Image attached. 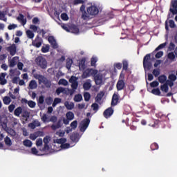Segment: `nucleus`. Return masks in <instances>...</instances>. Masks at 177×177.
<instances>
[{"instance_id":"obj_17","label":"nucleus","mask_w":177,"mask_h":177,"mask_svg":"<svg viewBox=\"0 0 177 177\" xmlns=\"http://www.w3.org/2000/svg\"><path fill=\"white\" fill-rule=\"evenodd\" d=\"M6 77V73H2L0 74V84L1 85H6L8 84V80L5 79Z\"/></svg>"},{"instance_id":"obj_20","label":"nucleus","mask_w":177,"mask_h":177,"mask_svg":"<svg viewBox=\"0 0 177 177\" xmlns=\"http://www.w3.org/2000/svg\"><path fill=\"white\" fill-rule=\"evenodd\" d=\"M73 61L71 58L66 59V67L67 70H71V66H73Z\"/></svg>"},{"instance_id":"obj_49","label":"nucleus","mask_w":177,"mask_h":177,"mask_svg":"<svg viewBox=\"0 0 177 177\" xmlns=\"http://www.w3.org/2000/svg\"><path fill=\"white\" fill-rule=\"evenodd\" d=\"M67 142V139L66 138H59L57 140V143H59V145H64Z\"/></svg>"},{"instance_id":"obj_44","label":"nucleus","mask_w":177,"mask_h":177,"mask_svg":"<svg viewBox=\"0 0 177 177\" xmlns=\"http://www.w3.org/2000/svg\"><path fill=\"white\" fill-rule=\"evenodd\" d=\"M77 127H78V122L77 120H74L71 123V127L72 129H77Z\"/></svg>"},{"instance_id":"obj_26","label":"nucleus","mask_w":177,"mask_h":177,"mask_svg":"<svg viewBox=\"0 0 177 177\" xmlns=\"http://www.w3.org/2000/svg\"><path fill=\"white\" fill-rule=\"evenodd\" d=\"M169 89L168 84L165 83L160 86V91H162V92H165V93H167Z\"/></svg>"},{"instance_id":"obj_50","label":"nucleus","mask_w":177,"mask_h":177,"mask_svg":"<svg viewBox=\"0 0 177 177\" xmlns=\"http://www.w3.org/2000/svg\"><path fill=\"white\" fill-rule=\"evenodd\" d=\"M8 133H10L12 136H15L16 135V131L13 129H9L8 128L7 130H6Z\"/></svg>"},{"instance_id":"obj_11","label":"nucleus","mask_w":177,"mask_h":177,"mask_svg":"<svg viewBox=\"0 0 177 177\" xmlns=\"http://www.w3.org/2000/svg\"><path fill=\"white\" fill-rule=\"evenodd\" d=\"M113 113L114 109H113V106H111L104 111L103 115L105 118H110V117H111V115H113Z\"/></svg>"},{"instance_id":"obj_10","label":"nucleus","mask_w":177,"mask_h":177,"mask_svg":"<svg viewBox=\"0 0 177 177\" xmlns=\"http://www.w3.org/2000/svg\"><path fill=\"white\" fill-rule=\"evenodd\" d=\"M169 12L172 15H177V0H172L171 2V8H169Z\"/></svg>"},{"instance_id":"obj_51","label":"nucleus","mask_w":177,"mask_h":177,"mask_svg":"<svg viewBox=\"0 0 177 177\" xmlns=\"http://www.w3.org/2000/svg\"><path fill=\"white\" fill-rule=\"evenodd\" d=\"M74 100L75 102H81V100H82V95L81 94L75 95Z\"/></svg>"},{"instance_id":"obj_57","label":"nucleus","mask_w":177,"mask_h":177,"mask_svg":"<svg viewBox=\"0 0 177 177\" xmlns=\"http://www.w3.org/2000/svg\"><path fill=\"white\" fill-rule=\"evenodd\" d=\"M0 20H3V21H6L8 20L5 18V12L0 11Z\"/></svg>"},{"instance_id":"obj_27","label":"nucleus","mask_w":177,"mask_h":177,"mask_svg":"<svg viewBox=\"0 0 177 177\" xmlns=\"http://www.w3.org/2000/svg\"><path fill=\"white\" fill-rule=\"evenodd\" d=\"M71 30L73 34H78L80 32V28H78V26L75 25L71 26Z\"/></svg>"},{"instance_id":"obj_18","label":"nucleus","mask_w":177,"mask_h":177,"mask_svg":"<svg viewBox=\"0 0 177 177\" xmlns=\"http://www.w3.org/2000/svg\"><path fill=\"white\" fill-rule=\"evenodd\" d=\"M29 88L30 89H37L38 87V84H37V81L31 80L29 83Z\"/></svg>"},{"instance_id":"obj_59","label":"nucleus","mask_w":177,"mask_h":177,"mask_svg":"<svg viewBox=\"0 0 177 177\" xmlns=\"http://www.w3.org/2000/svg\"><path fill=\"white\" fill-rule=\"evenodd\" d=\"M62 92H64V88L63 87H59L56 89L57 95H60Z\"/></svg>"},{"instance_id":"obj_43","label":"nucleus","mask_w":177,"mask_h":177,"mask_svg":"<svg viewBox=\"0 0 177 177\" xmlns=\"http://www.w3.org/2000/svg\"><path fill=\"white\" fill-rule=\"evenodd\" d=\"M59 85H64V86H66V85H68V82L66 79H61L59 81Z\"/></svg>"},{"instance_id":"obj_23","label":"nucleus","mask_w":177,"mask_h":177,"mask_svg":"<svg viewBox=\"0 0 177 177\" xmlns=\"http://www.w3.org/2000/svg\"><path fill=\"white\" fill-rule=\"evenodd\" d=\"M65 107L67 109V110H73L74 109V103L73 102H65L64 103Z\"/></svg>"},{"instance_id":"obj_48","label":"nucleus","mask_w":177,"mask_h":177,"mask_svg":"<svg viewBox=\"0 0 177 177\" xmlns=\"http://www.w3.org/2000/svg\"><path fill=\"white\" fill-rule=\"evenodd\" d=\"M167 57L168 59H169V60H175V54L174 53V52L169 53L167 55Z\"/></svg>"},{"instance_id":"obj_4","label":"nucleus","mask_w":177,"mask_h":177,"mask_svg":"<svg viewBox=\"0 0 177 177\" xmlns=\"http://www.w3.org/2000/svg\"><path fill=\"white\" fill-rule=\"evenodd\" d=\"M36 80H38L39 84H44L45 86L48 87L50 86V81L48 80L46 77H45L42 75H36L35 76Z\"/></svg>"},{"instance_id":"obj_28","label":"nucleus","mask_w":177,"mask_h":177,"mask_svg":"<svg viewBox=\"0 0 177 177\" xmlns=\"http://www.w3.org/2000/svg\"><path fill=\"white\" fill-rule=\"evenodd\" d=\"M70 139L72 140V142H78V135L75 133H73L71 135Z\"/></svg>"},{"instance_id":"obj_21","label":"nucleus","mask_w":177,"mask_h":177,"mask_svg":"<svg viewBox=\"0 0 177 177\" xmlns=\"http://www.w3.org/2000/svg\"><path fill=\"white\" fill-rule=\"evenodd\" d=\"M103 96H104V92L100 91L95 97L96 103H99V102L103 99Z\"/></svg>"},{"instance_id":"obj_38","label":"nucleus","mask_w":177,"mask_h":177,"mask_svg":"<svg viewBox=\"0 0 177 177\" xmlns=\"http://www.w3.org/2000/svg\"><path fill=\"white\" fill-rule=\"evenodd\" d=\"M85 1L84 0H73V5L77 6V5H84Z\"/></svg>"},{"instance_id":"obj_36","label":"nucleus","mask_w":177,"mask_h":177,"mask_svg":"<svg viewBox=\"0 0 177 177\" xmlns=\"http://www.w3.org/2000/svg\"><path fill=\"white\" fill-rule=\"evenodd\" d=\"M151 93H153V95H156L157 96H160V95H161V91L158 88H153L151 91Z\"/></svg>"},{"instance_id":"obj_24","label":"nucleus","mask_w":177,"mask_h":177,"mask_svg":"<svg viewBox=\"0 0 177 177\" xmlns=\"http://www.w3.org/2000/svg\"><path fill=\"white\" fill-rule=\"evenodd\" d=\"M66 118L68 120H70L71 121H73V120H74V113H73L72 111L67 112L66 114Z\"/></svg>"},{"instance_id":"obj_46","label":"nucleus","mask_w":177,"mask_h":177,"mask_svg":"<svg viewBox=\"0 0 177 177\" xmlns=\"http://www.w3.org/2000/svg\"><path fill=\"white\" fill-rule=\"evenodd\" d=\"M49 49H50L49 45H46V46H43L41 48V52L42 53H48V52H49Z\"/></svg>"},{"instance_id":"obj_22","label":"nucleus","mask_w":177,"mask_h":177,"mask_svg":"<svg viewBox=\"0 0 177 177\" xmlns=\"http://www.w3.org/2000/svg\"><path fill=\"white\" fill-rule=\"evenodd\" d=\"M122 71H128V67L129 66V64L128 63V61L127 59H124L122 62Z\"/></svg>"},{"instance_id":"obj_47","label":"nucleus","mask_w":177,"mask_h":177,"mask_svg":"<svg viewBox=\"0 0 177 177\" xmlns=\"http://www.w3.org/2000/svg\"><path fill=\"white\" fill-rule=\"evenodd\" d=\"M61 19L62 20H64V21H67V20H68V15L64 12L61 14Z\"/></svg>"},{"instance_id":"obj_63","label":"nucleus","mask_w":177,"mask_h":177,"mask_svg":"<svg viewBox=\"0 0 177 177\" xmlns=\"http://www.w3.org/2000/svg\"><path fill=\"white\" fill-rule=\"evenodd\" d=\"M169 80H170L169 81H176V75H174V74H170L169 75Z\"/></svg>"},{"instance_id":"obj_52","label":"nucleus","mask_w":177,"mask_h":177,"mask_svg":"<svg viewBox=\"0 0 177 177\" xmlns=\"http://www.w3.org/2000/svg\"><path fill=\"white\" fill-rule=\"evenodd\" d=\"M151 149L152 151H154V150H158V144L157 143H153L151 145Z\"/></svg>"},{"instance_id":"obj_6","label":"nucleus","mask_w":177,"mask_h":177,"mask_svg":"<svg viewBox=\"0 0 177 177\" xmlns=\"http://www.w3.org/2000/svg\"><path fill=\"white\" fill-rule=\"evenodd\" d=\"M120 102L121 100H120V94H118V93H113L111 102V107H115V106L120 103Z\"/></svg>"},{"instance_id":"obj_62","label":"nucleus","mask_w":177,"mask_h":177,"mask_svg":"<svg viewBox=\"0 0 177 177\" xmlns=\"http://www.w3.org/2000/svg\"><path fill=\"white\" fill-rule=\"evenodd\" d=\"M44 102H45L44 95H41L39 97L38 103L39 104H44Z\"/></svg>"},{"instance_id":"obj_25","label":"nucleus","mask_w":177,"mask_h":177,"mask_svg":"<svg viewBox=\"0 0 177 177\" xmlns=\"http://www.w3.org/2000/svg\"><path fill=\"white\" fill-rule=\"evenodd\" d=\"M71 88L72 89L71 90V95H73L74 92H75V90L78 88V82L76 83H71Z\"/></svg>"},{"instance_id":"obj_42","label":"nucleus","mask_w":177,"mask_h":177,"mask_svg":"<svg viewBox=\"0 0 177 177\" xmlns=\"http://www.w3.org/2000/svg\"><path fill=\"white\" fill-rule=\"evenodd\" d=\"M59 103H62V99L57 97L55 98L53 103V107H56V105L59 104Z\"/></svg>"},{"instance_id":"obj_53","label":"nucleus","mask_w":177,"mask_h":177,"mask_svg":"<svg viewBox=\"0 0 177 177\" xmlns=\"http://www.w3.org/2000/svg\"><path fill=\"white\" fill-rule=\"evenodd\" d=\"M0 123H1V127L3 128V129L4 131H7V129H8V124L6 123V122L1 121Z\"/></svg>"},{"instance_id":"obj_40","label":"nucleus","mask_w":177,"mask_h":177,"mask_svg":"<svg viewBox=\"0 0 177 177\" xmlns=\"http://www.w3.org/2000/svg\"><path fill=\"white\" fill-rule=\"evenodd\" d=\"M84 97L85 102H89V100H91V93H89L88 92L84 93Z\"/></svg>"},{"instance_id":"obj_15","label":"nucleus","mask_w":177,"mask_h":177,"mask_svg":"<svg viewBox=\"0 0 177 177\" xmlns=\"http://www.w3.org/2000/svg\"><path fill=\"white\" fill-rule=\"evenodd\" d=\"M118 91H122L125 88V82L122 80H119L116 84Z\"/></svg>"},{"instance_id":"obj_9","label":"nucleus","mask_w":177,"mask_h":177,"mask_svg":"<svg viewBox=\"0 0 177 177\" xmlns=\"http://www.w3.org/2000/svg\"><path fill=\"white\" fill-rule=\"evenodd\" d=\"M42 42H44L42 38H41L39 35H37L35 40H32V45L35 48H41L42 46Z\"/></svg>"},{"instance_id":"obj_55","label":"nucleus","mask_w":177,"mask_h":177,"mask_svg":"<svg viewBox=\"0 0 177 177\" xmlns=\"http://www.w3.org/2000/svg\"><path fill=\"white\" fill-rule=\"evenodd\" d=\"M91 107L94 111H97V110H99V104L97 103L92 104Z\"/></svg>"},{"instance_id":"obj_5","label":"nucleus","mask_w":177,"mask_h":177,"mask_svg":"<svg viewBox=\"0 0 177 177\" xmlns=\"http://www.w3.org/2000/svg\"><path fill=\"white\" fill-rule=\"evenodd\" d=\"M151 55L150 54H147L143 59V66L145 68H147V70H151L152 67L151 62H150V59Z\"/></svg>"},{"instance_id":"obj_37","label":"nucleus","mask_w":177,"mask_h":177,"mask_svg":"<svg viewBox=\"0 0 177 177\" xmlns=\"http://www.w3.org/2000/svg\"><path fill=\"white\" fill-rule=\"evenodd\" d=\"M3 102L4 104L8 105L10 104V102H12V100L10 98V97L5 96L3 99Z\"/></svg>"},{"instance_id":"obj_14","label":"nucleus","mask_w":177,"mask_h":177,"mask_svg":"<svg viewBox=\"0 0 177 177\" xmlns=\"http://www.w3.org/2000/svg\"><path fill=\"white\" fill-rule=\"evenodd\" d=\"M85 63H86V58L84 57L80 59L78 66L80 71L85 70V68H86Z\"/></svg>"},{"instance_id":"obj_61","label":"nucleus","mask_w":177,"mask_h":177,"mask_svg":"<svg viewBox=\"0 0 177 177\" xmlns=\"http://www.w3.org/2000/svg\"><path fill=\"white\" fill-rule=\"evenodd\" d=\"M42 138H38L36 140V146H37V147H39V146H42Z\"/></svg>"},{"instance_id":"obj_13","label":"nucleus","mask_w":177,"mask_h":177,"mask_svg":"<svg viewBox=\"0 0 177 177\" xmlns=\"http://www.w3.org/2000/svg\"><path fill=\"white\" fill-rule=\"evenodd\" d=\"M6 50L10 53L11 56H15V55H16V44H13L7 47Z\"/></svg>"},{"instance_id":"obj_2","label":"nucleus","mask_w":177,"mask_h":177,"mask_svg":"<svg viewBox=\"0 0 177 177\" xmlns=\"http://www.w3.org/2000/svg\"><path fill=\"white\" fill-rule=\"evenodd\" d=\"M35 63L38 67H40V68H42V70H46L48 67V61H46V58L39 55L35 59Z\"/></svg>"},{"instance_id":"obj_56","label":"nucleus","mask_w":177,"mask_h":177,"mask_svg":"<svg viewBox=\"0 0 177 177\" xmlns=\"http://www.w3.org/2000/svg\"><path fill=\"white\" fill-rule=\"evenodd\" d=\"M158 85H160V83H158L157 81H153L150 84V86L151 88H156V86H158Z\"/></svg>"},{"instance_id":"obj_58","label":"nucleus","mask_w":177,"mask_h":177,"mask_svg":"<svg viewBox=\"0 0 177 177\" xmlns=\"http://www.w3.org/2000/svg\"><path fill=\"white\" fill-rule=\"evenodd\" d=\"M69 82H70L71 84H75V83L78 82L77 81V77H76L72 76V77L69 79Z\"/></svg>"},{"instance_id":"obj_33","label":"nucleus","mask_w":177,"mask_h":177,"mask_svg":"<svg viewBox=\"0 0 177 177\" xmlns=\"http://www.w3.org/2000/svg\"><path fill=\"white\" fill-rule=\"evenodd\" d=\"M92 86V84H91L90 82H85L83 84V88L84 91H89Z\"/></svg>"},{"instance_id":"obj_8","label":"nucleus","mask_w":177,"mask_h":177,"mask_svg":"<svg viewBox=\"0 0 177 177\" xmlns=\"http://www.w3.org/2000/svg\"><path fill=\"white\" fill-rule=\"evenodd\" d=\"M89 124H91V120L89 118L84 119L81 122V132H84V131H86V129L88 127H89Z\"/></svg>"},{"instance_id":"obj_7","label":"nucleus","mask_w":177,"mask_h":177,"mask_svg":"<svg viewBox=\"0 0 177 177\" xmlns=\"http://www.w3.org/2000/svg\"><path fill=\"white\" fill-rule=\"evenodd\" d=\"M103 78H104V75H103L101 73H97L94 77V81L96 85H102L103 84Z\"/></svg>"},{"instance_id":"obj_35","label":"nucleus","mask_w":177,"mask_h":177,"mask_svg":"<svg viewBox=\"0 0 177 177\" xmlns=\"http://www.w3.org/2000/svg\"><path fill=\"white\" fill-rule=\"evenodd\" d=\"M152 74L154 75V77H157L158 75H160V74H161V71L160 68L153 69Z\"/></svg>"},{"instance_id":"obj_31","label":"nucleus","mask_w":177,"mask_h":177,"mask_svg":"<svg viewBox=\"0 0 177 177\" xmlns=\"http://www.w3.org/2000/svg\"><path fill=\"white\" fill-rule=\"evenodd\" d=\"M158 81L160 84H164L167 81V76L165 75H161L158 77Z\"/></svg>"},{"instance_id":"obj_30","label":"nucleus","mask_w":177,"mask_h":177,"mask_svg":"<svg viewBox=\"0 0 177 177\" xmlns=\"http://www.w3.org/2000/svg\"><path fill=\"white\" fill-rule=\"evenodd\" d=\"M96 63H97V57H93L91 59V67H96Z\"/></svg>"},{"instance_id":"obj_1","label":"nucleus","mask_w":177,"mask_h":177,"mask_svg":"<svg viewBox=\"0 0 177 177\" xmlns=\"http://www.w3.org/2000/svg\"><path fill=\"white\" fill-rule=\"evenodd\" d=\"M80 12L82 13L81 19L84 20L85 21H88L94 17L95 16H97L99 15V8L95 6H91L86 8V11L85 10V5H82L80 7ZM91 16L92 17H91Z\"/></svg>"},{"instance_id":"obj_54","label":"nucleus","mask_w":177,"mask_h":177,"mask_svg":"<svg viewBox=\"0 0 177 177\" xmlns=\"http://www.w3.org/2000/svg\"><path fill=\"white\" fill-rule=\"evenodd\" d=\"M163 55H164V52H162V51H159V52H158V53L156 54L155 57H156V59H160V58L162 57Z\"/></svg>"},{"instance_id":"obj_12","label":"nucleus","mask_w":177,"mask_h":177,"mask_svg":"<svg viewBox=\"0 0 177 177\" xmlns=\"http://www.w3.org/2000/svg\"><path fill=\"white\" fill-rule=\"evenodd\" d=\"M48 42L50 44L53 49H57L59 48V45L57 42H56V39L53 36H50L48 37Z\"/></svg>"},{"instance_id":"obj_19","label":"nucleus","mask_w":177,"mask_h":177,"mask_svg":"<svg viewBox=\"0 0 177 177\" xmlns=\"http://www.w3.org/2000/svg\"><path fill=\"white\" fill-rule=\"evenodd\" d=\"M21 113H23V108H21V106H19L15 109L14 111V115L16 117H20V114H21Z\"/></svg>"},{"instance_id":"obj_41","label":"nucleus","mask_w":177,"mask_h":177,"mask_svg":"<svg viewBox=\"0 0 177 177\" xmlns=\"http://www.w3.org/2000/svg\"><path fill=\"white\" fill-rule=\"evenodd\" d=\"M26 35L28 38H29L30 39H32V38H34V32H32V31L30 30L26 31Z\"/></svg>"},{"instance_id":"obj_16","label":"nucleus","mask_w":177,"mask_h":177,"mask_svg":"<svg viewBox=\"0 0 177 177\" xmlns=\"http://www.w3.org/2000/svg\"><path fill=\"white\" fill-rule=\"evenodd\" d=\"M17 20L20 21L22 26H26L27 24V19L24 18V15L23 14H19V16L17 17Z\"/></svg>"},{"instance_id":"obj_64","label":"nucleus","mask_w":177,"mask_h":177,"mask_svg":"<svg viewBox=\"0 0 177 177\" xmlns=\"http://www.w3.org/2000/svg\"><path fill=\"white\" fill-rule=\"evenodd\" d=\"M61 148L62 149H70V144L68 143H64L61 145Z\"/></svg>"},{"instance_id":"obj_32","label":"nucleus","mask_w":177,"mask_h":177,"mask_svg":"<svg viewBox=\"0 0 177 177\" xmlns=\"http://www.w3.org/2000/svg\"><path fill=\"white\" fill-rule=\"evenodd\" d=\"M17 64L16 62V57H14L11 60L9 61V66L10 67H15Z\"/></svg>"},{"instance_id":"obj_60","label":"nucleus","mask_w":177,"mask_h":177,"mask_svg":"<svg viewBox=\"0 0 177 177\" xmlns=\"http://www.w3.org/2000/svg\"><path fill=\"white\" fill-rule=\"evenodd\" d=\"M115 68H117L118 70H121L122 68V63H116L114 64Z\"/></svg>"},{"instance_id":"obj_34","label":"nucleus","mask_w":177,"mask_h":177,"mask_svg":"<svg viewBox=\"0 0 177 177\" xmlns=\"http://www.w3.org/2000/svg\"><path fill=\"white\" fill-rule=\"evenodd\" d=\"M23 143L24 146H26V147H31V146H32V142L30 140H25Z\"/></svg>"},{"instance_id":"obj_29","label":"nucleus","mask_w":177,"mask_h":177,"mask_svg":"<svg viewBox=\"0 0 177 177\" xmlns=\"http://www.w3.org/2000/svg\"><path fill=\"white\" fill-rule=\"evenodd\" d=\"M4 142L5 145H6V146H8V147H10V146H12V140H10V138H9L8 136H6L4 138Z\"/></svg>"},{"instance_id":"obj_45","label":"nucleus","mask_w":177,"mask_h":177,"mask_svg":"<svg viewBox=\"0 0 177 177\" xmlns=\"http://www.w3.org/2000/svg\"><path fill=\"white\" fill-rule=\"evenodd\" d=\"M28 106L29 107H30V109H34V107H35V106H37V103H35V102H34L32 100H30L28 102Z\"/></svg>"},{"instance_id":"obj_39","label":"nucleus","mask_w":177,"mask_h":177,"mask_svg":"<svg viewBox=\"0 0 177 177\" xmlns=\"http://www.w3.org/2000/svg\"><path fill=\"white\" fill-rule=\"evenodd\" d=\"M167 42L162 43L161 44H160L156 49H155V52H157L158 50H160V49H164V48L165 46H167Z\"/></svg>"},{"instance_id":"obj_3","label":"nucleus","mask_w":177,"mask_h":177,"mask_svg":"<svg viewBox=\"0 0 177 177\" xmlns=\"http://www.w3.org/2000/svg\"><path fill=\"white\" fill-rule=\"evenodd\" d=\"M97 73H99V71H97V69L88 68L83 72L82 75V78H83V80H85V78H89V77H95L97 74Z\"/></svg>"}]
</instances>
